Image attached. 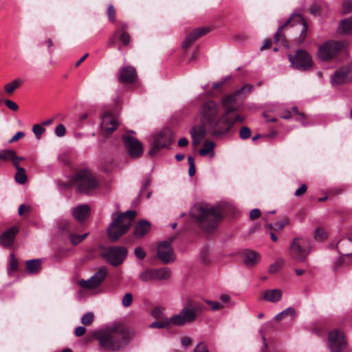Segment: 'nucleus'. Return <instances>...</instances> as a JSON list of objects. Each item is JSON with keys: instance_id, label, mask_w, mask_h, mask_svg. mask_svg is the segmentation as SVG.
Returning a JSON list of instances; mask_svg holds the SVG:
<instances>
[{"instance_id": "nucleus-16", "label": "nucleus", "mask_w": 352, "mask_h": 352, "mask_svg": "<svg viewBox=\"0 0 352 352\" xmlns=\"http://www.w3.org/2000/svg\"><path fill=\"white\" fill-rule=\"evenodd\" d=\"M175 239L173 236L168 241L160 243L157 248V257L164 264L173 262L175 259V255L171 245V242Z\"/></svg>"}, {"instance_id": "nucleus-31", "label": "nucleus", "mask_w": 352, "mask_h": 352, "mask_svg": "<svg viewBox=\"0 0 352 352\" xmlns=\"http://www.w3.org/2000/svg\"><path fill=\"white\" fill-rule=\"evenodd\" d=\"M339 29L344 34H352V16L342 20L340 24Z\"/></svg>"}, {"instance_id": "nucleus-58", "label": "nucleus", "mask_w": 352, "mask_h": 352, "mask_svg": "<svg viewBox=\"0 0 352 352\" xmlns=\"http://www.w3.org/2000/svg\"><path fill=\"white\" fill-rule=\"evenodd\" d=\"M86 332V329L84 327H78L76 328L74 333L77 337L83 336Z\"/></svg>"}, {"instance_id": "nucleus-13", "label": "nucleus", "mask_w": 352, "mask_h": 352, "mask_svg": "<svg viewBox=\"0 0 352 352\" xmlns=\"http://www.w3.org/2000/svg\"><path fill=\"white\" fill-rule=\"evenodd\" d=\"M347 344L344 333L337 329L331 331L328 335V345L331 352H341Z\"/></svg>"}, {"instance_id": "nucleus-20", "label": "nucleus", "mask_w": 352, "mask_h": 352, "mask_svg": "<svg viewBox=\"0 0 352 352\" xmlns=\"http://www.w3.org/2000/svg\"><path fill=\"white\" fill-rule=\"evenodd\" d=\"M210 31L208 28H199L190 32L185 38L182 47L184 49L190 47L197 39L205 35Z\"/></svg>"}, {"instance_id": "nucleus-21", "label": "nucleus", "mask_w": 352, "mask_h": 352, "mask_svg": "<svg viewBox=\"0 0 352 352\" xmlns=\"http://www.w3.org/2000/svg\"><path fill=\"white\" fill-rule=\"evenodd\" d=\"M137 78L135 69L132 66H126L120 69L118 80L121 82L131 83Z\"/></svg>"}, {"instance_id": "nucleus-14", "label": "nucleus", "mask_w": 352, "mask_h": 352, "mask_svg": "<svg viewBox=\"0 0 352 352\" xmlns=\"http://www.w3.org/2000/svg\"><path fill=\"white\" fill-rule=\"evenodd\" d=\"M351 82H352V62L340 67L331 78V82L333 86Z\"/></svg>"}, {"instance_id": "nucleus-28", "label": "nucleus", "mask_w": 352, "mask_h": 352, "mask_svg": "<svg viewBox=\"0 0 352 352\" xmlns=\"http://www.w3.org/2000/svg\"><path fill=\"white\" fill-rule=\"evenodd\" d=\"M215 144L212 141H206L204 144L203 148L199 151V154L201 156L209 155L210 158H213L214 156V148Z\"/></svg>"}, {"instance_id": "nucleus-59", "label": "nucleus", "mask_w": 352, "mask_h": 352, "mask_svg": "<svg viewBox=\"0 0 352 352\" xmlns=\"http://www.w3.org/2000/svg\"><path fill=\"white\" fill-rule=\"evenodd\" d=\"M24 160H25V158L23 157H19L15 153V157L14 158V166L15 168L21 167L19 166V163H20L21 161H23Z\"/></svg>"}, {"instance_id": "nucleus-3", "label": "nucleus", "mask_w": 352, "mask_h": 352, "mask_svg": "<svg viewBox=\"0 0 352 352\" xmlns=\"http://www.w3.org/2000/svg\"><path fill=\"white\" fill-rule=\"evenodd\" d=\"M190 215L199 226L207 232H212L222 218L219 208L203 204H195L190 210Z\"/></svg>"}, {"instance_id": "nucleus-26", "label": "nucleus", "mask_w": 352, "mask_h": 352, "mask_svg": "<svg viewBox=\"0 0 352 352\" xmlns=\"http://www.w3.org/2000/svg\"><path fill=\"white\" fill-rule=\"evenodd\" d=\"M151 225L147 221H141L135 226L134 235L140 238L144 236L150 230Z\"/></svg>"}, {"instance_id": "nucleus-37", "label": "nucleus", "mask_w": 352, "mask_h": 352, "mask_svg": "<svg viewBox=\"0 0 352 352\" xmlns=\"http://www.w3.org/2000/svg\"><path fill=\"white\" fill-rule=\"evenodd\" d=\"M87 235L88 233H85L81 235L69 234V239L74 245H77L78 243H80L82 240H84Z\"/></svg>"}, {"instance_id": "nucleus-15", "label": "nucleus", "mask_w": 352, "mask_h": 352, "mask_svg": "<svg viewBox=\"0 0 352 352\" xmlns=\"http://www.w3.org/2000/svg\"><path fill=\"white\" fill-rule=\"evenodd\" d=\"M124 146L130 157L137 158L142 156L143 153L142 144L135 138L130 135H124L122 136Z\"/></svg>"}, {"instance_id": "nucleus-29", "label": "nucleus", "mask_w": 352, "mask_h": 352, "mask_svg": "<svg viewBox=\"0 0 352 352\" xmlns=\"http://www.w3.org/2000/svg\"><path fill=\"white\" fill-rule=\"evenodd\" d=\"M41 267L40 259L30 260L26 262V270L30 274H37Z\"/></svg>"}, {"instance_id": "nucleus-5", "label": "nucleus", "mask_w": 352, "mask_h": 352, "mask_svg": "<svg viewBox=\"0 0 352 352\" xmlns=\"http://www.w3.org/2000/svg\"><path fill=\"white\" fill-rule=\"evenodd\" d=\"M291 25L292 26L299 25L301 27L300 34L297 39L298 44H302L307 36V24L304 20L303 17L299 14H294L285 23V24L280 25L274 35L275 43H280L284 47H287L288 43L283 34V29L287 25Z\"/></svg>"}, {"instance_id": "nucleus-7", "label": "nucleus", "mask_w": 352, "mask_h": 352, "mask_svg": "<svg viewBox=\"0 0 352 352\" xmlns=\"http://www.w3.org/2000/svg\"><path fill=\"white\" fill-rule=\"evenodd\" d=\"M73 182L81 192H89L96 188L97 182L89 170H82L73 176Z\"/></svg>"}, {"instance_id": "nucleus-18", "label": "nucleus", "mask_w": 352, "mask_h": 352, "mask_svg": "<svg viewBox=\"0 0 352 352\" xmlns=\"http://www.w3.org/2000/svg\"><path fill=\"white\" fill-rule=\"evenodd\" d=\"M100 126L102 134L104 136L107 137L117 129L118 122L116 118H114L110 113L107 112L102 116Z\"/></svg>"}, {"instance_id": "nucleus-19", "label": "nucleus", "mask_w": 352, "mask_h": 352, "mask_svg": "<svg viewBox=\"0 0 352 352\" xmlns=\"http://www.w3.org/2000/svg\"><path fill=\"white\" fill-rule=\"evenodd\" d=\"M237 97L235 93L226 96L222 100L221 104L224 109L223 112L226 116H230L229 113L239 109V105L237 104Z\"/></svg>"}, {"instance_id": "nucleus-38", "label": "nucleus", "mask_w": 352, "mask_h": 352, "mask_svg": "<svg viewBox=\"0 0 352 352\" xmlns=\"http://www.w3.org/2000/svg\"><path fill=\"white\" fill-rule=\"evenodd\" d=\"M94 318V314L91 312H88L82 316L81 318V322L85 325H89L92 323Z\"/></svg>"}, {"instance_id": "nucleus-49", "label": "nucleus", "mask_w": 352, "mask_h": 352, "mask_svg": "<svg viewBox=\"0 0 352 352\" xmlns=\"http://www.w3.org/2000/svg\"><path fill=\"white\" fill-rule=\"evenodd\" d=\"M352 11V2L344 1L342 4V12L344 14L349 13Z\"/></svg>"}, {"instance_id": "nucleus-32", "label": "nucleus", "mask_w": 352, "mask_h": 352, "mask_svg": "<svg viewBox=\"0 0 352 352\" xmlns=\"http://www.w3.org/2000/svg\"><path fill=\"white\" fill-rule=\"evenodd\" d=\"M23 81L21 79H14L5 85V91L8 94L11 95L21 85Z\"/></svg>"}, {"instance_id": "nucleus-10", "label": "nucleus", "mask_w": 352, "mask_h": 352, "mask_svg": "<svg viewBox=\"0 0 352 352\" xmlns=\"http://www.w3.org/2000/svg\"><path fill=\"white\" fill-rule=\"evenodd\" d=\"M288 58L292 68L300 71H307L313 67V61L310 54L302 50L296 51L294 55L289 54Z\"/></svg>"}, {"instance_id": "nucleus-60", "label": "nucleus", "mask_w": 352, "mask_h": 352, "mask_svg": "<svg viewBox=\"0 0 352 352\" xmlns=\"http://www.w3.org/2000/svg\"><path fill=\"white\" fill-rule=\"evenodd\" d=\"M191 342L192 340L188 337H183L181 339V343L184 346H188L189 345H190Z\"/></svg>"}, {"instance_id": "nucleus-56", "label": "nucleus", "mask_w": 352, "mask_h": 352, "mask_svg": "<svg viewBox=\"0 0 352 352\" xmlns=\"http://www.w3.org/2000/svg\"><path fill=\"white\" fill-rule=\"evenodd\" d=\"M307 189V187L305 184L301 185V186L296 190L294 193L295 196L300 197L301 195L306 192Z\"/></svg>"}, {"instance_id": "nucleus-12", "label": "nucleus", "mask_w": 352, "mask_h": 352, "mask_svg": "<svg viewBox=\"0 0 352 352\" xmlns=\"http://www.w3.org/2000/svg\"><path fill=\"white\" fill-rule=\"evenodd\" d=\"M126 254L127 250L124 247H110L100 253L101 256L113 266L120 265Z\"/></svg>"}, {"instance_id": "nucleus-54", "label": "nucleus", "mask_w": 352, "mask_h": 352, "mask_svg": "<svg viewBox=\"0 0 352 352\" xmlns=\"http://www.w3.org/2000/svg\"><path fill=\"white\" fill-rule=\"evenodd\" d=\"M10 268L11 270H16L18 267V262L17 260L14 258L13 254H11L10 256Z\"/></svg>"}, {"instance_id": "nucleus-57", "label": "nucleus", "mask_w": 352, "mask_h": 352, "mask_svg": "<svg viewBox=\"0 0 352 352\" xmlns=\"http://www.w3.org/2000/svg\"><path fill=\"white\" fill-rule=\"evenodd\" d=\"M24 136L25 133L23 132L19 131L9 140V143H13L14 142H16L19 139L23 138Z\"/></svg>"}, {"instance_id": "nucleus-43", "label": "nucleus", "mask_w": 352, "mask_h": 352, "mask_svg": "<svg viewBox=\"0 0 352 352\" xmlns=\"http://www.w3.org/2000/svg\"><path fill=\"white\" fill-rule=\"evenodd\" d=\"M326 232L322 228H317L315 231V239L318 241H322L327 238Z\"/></svg>"}, {"instance_id": "nucleus-4", "label": "nucleus", "mask_w": 352, "mask_h": 352, "mask_svg": "<svg viewBox=\"0 0 352 352\" xmlns=\"http://www.w3.org/2000/svg\"><path fill=\"white\" fill-rule=\"evenodd\" d=\"M136 216L134 210H128L117 216L108 228L109 238L112 241H117L129 229L132 221Z\"/></svg>"}, {"instance_id": "nucleus-34", "label": "nucleus", "mask_w": 352, "mask_h": 352, "mask_svg": "<svg viewBox=\"0 0 352 352\" xmlns=\"http://www.w3.org/2000/svg\"><path fill=\"white\" fill-rule=\"evenodd\" d=\"M16 172L14 175V179L18 184H23L27 182V175L25 174V168L22 167L15 168Z\"/></svg>"}, {"instance_id": "nucleus-1", "label": "nucleus", "mask_w": 352, "mask_h": 352, "mask_svg": "<svg viewBox=\"0 0 352 352\" xmlns=\"http://www.w3.org/2000/svg\"><path fill=\"white\" fill-rule=\"evenodd\" d=\"M201 124L193 126L190 131L192 145L197 148L205 138L208 127L213 135L219 136L228 133L234 121L221 111L220 106L213 100L205 102L199 109Z\"/></svg>"}, {"instance_id": "nucleus-30", "label": "nucleus", "mask_w": 352, "mask_h": 352, "mask_svg": "<svg viewBox=\"0 0 352 352\" xmlns=\"http://www.w3.org/2000/svg\"><path fill=\"white\" fill-rule=\"evenodd\" d=\"M15 151L12 149H3L0 151V161L10 162L14 165Z\"/></svg>"}, {"instance_id": "nucleus-23", "label": "nucleus", "mask_w": 352, "mask_h": 352, "mask_svg": "<svg viewBox=\"0 0 352 352\" xmlns=\"http://www.w3.org/2000/svg\"><path fill=\"white\" fill-rule=\"evenodd\" d=\"M243 262L248 267H253L257 264L260 259V254L254 250H246L243 253Z\"/></svg>"}, {"instance_id": "nucleus-47", "label": "nucleus", "mask_w": 352, "mask_h": 352, "mask_svg": "<svg viewBox=\"0 0 352 352\" xmlns=\"http://www.w3.org/2000/svg\"><path fill=\"white\" fill-rule=\"evenodd\" d=\"M55 134L58 137H63L66 133L65 127L63 124H59L55 129Z\"/></svg>"}, {"instance_id": "nucleus-51", "label": "nucleus", "mask_w": 352, "mask_h": 352, "mask_svg": "<svg viewBox=\"0 0 352 352\" xmlns=\"http://www.w3.org/2000/svg\"><path fill=\"white\" fill-rule=\"evenodd\" d=\"M321 6L318 3H314L310 9L311 13L314 15H319L321 13Z\"/></svg>"}, {"instance_id": "nucleus-62", "label": "nucleus", "mask_w": 352, "mask_h": 352, "mask_svg": "<svg viewBox=\"0 0 352 352\" xmlns=\"http://www.w3.org/2000/svg\"><path fill=\"white\" fill-rule=\"evenodd\" d=\"M278 270H279L278 264L274 263L270 267L269 272L271 274H274V273L277 272L278 271Z\"/></svg>"}, {"instance_id": "nucleus-40", "label": "nucleus", "mask_w": 352, "mask_h": 352, "mask_svg": "<svg viewBox=\"0 0 352 352\" xmlns=\"http://www.w3.org/2000/svg\"><path fill=\"white\" fill-rule=\"evenodd\" d=\"M252 89V86L250 84L245 85L243 86L239 90L234 92L238 96H240L242 94H248L251 92Z\"/></svg>"}, {"instance_id": "nucleus-2", "label": "nucleus", "mask_w": 352, "mask_h": 352, "mask_svg": "<svg viewBox=\"0 0 352 352\" xmlns=\"http://www.w3.org/2000/svg\"><path fill=\"white\" fill-rule=\"evenodd\" d=\"M134 333L122 323H114L95 334L99 346L109 351H118L125 347L133 338Z\"/></svg>"}, {"instance_id": "nucleus-48", "label": "nucleus", "mask_w": 352, "mask_h": 352, "mask_svg": "<svg viewBox=\"0 0 352 352\" xmlns=\"http://www.w3.org/2000/svg\"><path fill=\"white\" fill-rule=\"evenodd\" d=\"M4 103L6 105V107L10 110L16 111L19 109V106L17 105V104L11 100L6 99L4 100Z\"/></svg>"}, {"instance_id": "nucleus-25", "label": "nucleus", "mask_w": 352, "mask_h": 352, "mask_svg": "<svg viewBox=\"0 0 352 352\" xmlns=\"http://www.w3.org/2000/svg\"><path fill=\"white\" fill-rule=\"evenodd\" d=\"M89 211L90 208L87 205H79L74 209L73 215L75 219L81 222L88 217Z\"/></svg>"}, {"instance_id": "nucleus-41", "label": "nucleus", "mask_w": 352, "mask_h": 352, "mask_svg": "<svg viewBox=\"0 0 352 352\" xmlns=\"http://www.w3.org/2000/svg\"><path fill=\"white\" fill-rule=\"evenodd\" d=\"M206 302L210 306L212 311L220 310L224 308V305L222 303L216 301L206 300Z\"/></svg>"}, {"instance_id": "nucleus-11", "label": "nucleus", "mask_w": 352, "mask_h": 352, "mask_svg": "<svg viewBox=\"0 0 352 352\" xmlns=\"http://www.w3.org/2000/svg\"><path fill=\"white\" fill-rule=\"evenodd\" d=\"M288 252L291 258L298 262H304L309 253L307 243L302 238H294L290 243Z\"/></svg>"}, {"instance_id": "nucleus-55", "label": "nucleus", "mask_w": 352, "mask_h": 352, "mask_svg": "<svg viewBox=\"0 0 352 352\" xmlns=\"http://www.w3.org/2000/svg\"><path fill=\"white\" fill-rule=\"evenodd\" d=\"M260 216H261V211L257 208H254V209L252 210L250 212V218L252 220H254V219L258 218Z\"/></svg>"}, {"instance_id": "nucleus-39", "label": "nucleus", "mask_w": 352, "mask_h": 352, "mask_svg": "<svg viewBox=\"0 0 352 352\" xmlns=\"http://www.w3.org/2000/svg\"><path fill=\"white\" fill-rule=\"evenodd\" d=\"M45 131V129L40 124H34L32 127V131L38 140L41 138L42 133Z\"/></svg>"}, {"instance_id": "nucleus-6", "label": "nucleus", "mask_w": 352, "mask_h": 352, "mask_svg": "<svg viewBox=\"0 0 352 352\" xmlns=\"http://www.w3.org/2000/svg\"><path fill=\"white\" fill-rule=\"evenodd\" d=\"M199 310L198 306L195 305L191 300H188L179 314L170 317V322L175 326L192 323L196 320Z\"/></svg>"}, {"instance_id": "nucleus-61", "label": "nucleus", "mask_w": 352, "mask_h": 352, "mask_svg": "<svg viewBox=\"0 0 352 352\" xmlns=\"http://www.w3.org/2000/svg\"><path fill=\"white\" fill-rule=\"evenodd\" d=\"M152 315L156 318H158V319H161L162 317V314L160 311V309L159 308H155L153 311H152Z\"/></svg>"}, {"instance_id": "nucleus-50", "label": "nucleus", "mask_w": 352, "mask_h": 352, "mask_svg": "<svg viewBox=\"0 0 352 352\" xmlns=\"http://www.w3.org/2000/svg\"><path fill=\"white\" fill-rule=\"evenodd\" d=\"M287 224H288V221L287 219H282L280 221L274 223V230H281Z\"/></svg>"}, {"instance_id": "nucleus-24", "label": "nucleus", "mask_w": 352, "mask_h": 352, "mask_svg": "<svg viewBox=\"0 0 352 352\" xmlns=\"http://www.w3.org/2000/svg\"><path fill=\"white\" fill-rule=\"evenodd\" d=\"M283 292L280 289H267L263 293V299L270 302H277L280 300Z\"/></svg>"}, {"instance_id": "nucleus-9", "label": "nucleus", "mask_w": 352, "mask_h": 352, "mask_svg": "<svg viewBox=\"0 0 352 352\" xmlns=\"http://www.w3.org/2000/svg\"><path fill=\"white\" fill-rule=\"evenodd\" d=\"M345 48V43L329 40L320 47L318 57L322 60H328L343 52Z\"/></svg>"}, {"instance_id": "nucleus-36", "label": "nucleus", "mask_w": 352, "mask_h": 352, "mask_svg": "<svg viewBox=\"0 0 352 352\" xmlns=\"http://www.w3.org/2000/svg\"><path fill=\"white\" fill-rule=\"evenodd\" d=\"M140 279L143 282L155 281L153 269H146L139 275Z\"/></svg>"}, {"instance_id": "nucleus-33", "label": "nucleus", "mask_w": 352, "mask_h": 352, "mask_svg": "<svg viewBox=\"0 0 352 352\" xmlns=\"http://www.w3.org/2000/svg\"><path fill=\"white\" fill-rule=\"evenodd\" d=\"M171 325H173V323L170 322V318H164L161 320L155 321V322H152L149 325V327L151 329H153V328L168 329L171 327Z\"/></svg>"}, {"instance_id": "nucleus-44", "label": "nucleus", "mask_w": 352, "mask_h": 352, "mask_svg": "<svg viewBox=\"0 0 352 352\" xmlns=\"http://www.w3.org/2000/svg\"><path fill=\"white\" fill-rule=\"evenodd\" d=\"M133 300V296L131 293L126 294L122 298V305L125 307H129Z\"/></svg>"}, {"instance_id": "nucleus-8", "label": "nucleus", "mask_w": 352, "mask_h": 352, "mask_svg": "<svg viewBox=\"0 0 352 352\" xmlns=\"http://www.w3.org/2000/svg\"><path fill=\"white\" fill-rule=\"evenodd\" d=\"M173 140V133L169 129H164L162 131L153 135L151 148L148 152L150 155H155L163 148H169Z\"/></svg>"}, {"instance_id": "nucleus-46", "label": "nucleus", "mask_w": 352, "mask_h": 352, "mask_svg": "<svg viewBox=\"0 0 352 352\" xmlns=\"http://www.w3.org/2000/svg\"><path fill=\"white\" fill-rule=\"evenodd\" d=\"M120 40L124 45H127L130 43L131 37L130 35L126 32H122L120 35Z\"/></svg>"}, {"instance_id": "nucleus-42", "label": "nucleus", "mask_w": 352, "mask_h": 352, "mask_svg": "<svg viewBox=\"0 0 352 352\" xmlns=\"http://www.w3.org/2000/svg\"><path fill=\"white\" fill-rule=\"evenodd\" d=\"M240 138L243 140L248 139L251 135V131L248 126H243L239 132Z\"/></svg>"}, {"instance_id": "nucleus-64", "label": "nucleus", "mask_w": 352, "mask_h": 352, "mask_svg": "<svg viewBox=\"0 0 352 352\" xmlns=\"http://www.w3.org/2000/svg\"><path fill=\"white\" fill-rule=\"evenodd\" d=\"M177 144L179 146H186L188 144V140L186 138H182L179 140Z\"/></svg>"}, {"instance_id": "nucleus-22", "label": "nucleus", "mask_w": 352, "mask_h": 352, "mask_svg": "<svg viewBox=\"0 0 352 352\" xmlns=\"http://www.w3.org/2000/svg\"><path fill=\"white\" fill-rule=\"evenodd\" d=\"M19 232L17 227H12L6 230L0 236V242L5 247H10L15 238L16 234Z\"/></svg>"}, {"instance_id": "nucleus-45", "label": "nucleus", "mask_w": 352, "mask_h": 352, "mask_svg": "<svg viewBox=\"0 0 352 352\" xmlns=\"http://www.w3.org/2000/svg\"><path fill=\"white\" fill-rule=\"evenodd\" d=\"M107 14H108L109 20L111 22H113V23L115 22L116 21V10L113 5L109 6Z\"/></svg>"}, {"instance_id": "nucleus-27", "label": "nucleus", "mask_w": 352, "mask_h": 352, "mask_svg": "<svg viewBox=\"0 0 352 352\" xmlns=\"http://www.w3.org/2000/svg\"><path fill=\"white\" fill-rule=\"evenodd\" d=\"M155 280H166L171 276V271L168 267L153 269Z\"/></svg>"}, {"instance_id": "nucleus-53", "label": "nucleus", "mask_w": 352, "mask_h": 352, "mask_svg": "<svg viewBox=\"0 0 352 352\" xmlns=\"http://www.w3.org/2000/svg\"><path fill=\"white\" fill-rule=\"evenodd\" d=\"M135 254L140 259H144L146 256V254L143 249L140 247H137L135 249Z\"/></svg>"}, {"instance_id": "nucleus-17", "label": "nucleus", "mask_w": 352, "mask_h": 352, "mask_svg": "<svg viewBox=\"0 0 352 352\" xmlns=\"http://www.w3.org/2000/svg\"><path fill=\"white\" fill-rule=\"evenodd\" d=\"M107 275V269L106 267L100 268L91 278L87 280H80L79 285L85 289H92L99 287Z\"/></svg>"}, {"instance_id": "nucleus-35", "label": "nucleus", "mask_w": 352, "mask_h": 352, "mask_svg": "<svg viewBox=\"0 0 352 352\" xmlns=\"http://www.w3.org/2000/svg\"><path fill=\"white\" fill-rule=\"evenodd\" d=\"M296 311L294 308L288 307L284 309L283 311L276 314L274 317L276 321H280L285 318L287 316H290L292 318L295 316Z\"/></svg>"}, {"instance_id": "nucleus-63", "label": "nucleus", "mask_w": 352, "mask_h": 352, "mask_svg": "<svg viewBox=\"0 0 352 352\" xmlns=\"http://www.w3.org/2000/svg\"><path fill=\"white\" fill-rule=\"evenodd\" d=\"M352 243V241L350 239L341 241L338 243L339 248L340 249H342V246L344 245H349L351 246Z\"/></svg>"}, {"instance_id": "nucleus-52", "label": "nucleus", "mask_w": 352, "mask_h": 352, "mask_svg": "<svg viewBox=\"0 0 352 352\" xmlns=\"http://www.w3.org/2000/svg\"><path fill=\"white\" fill-rule=\"evenodd\" d=\"M194 352H208V349L206 344L200 342L195 347Z\"/></svg>"}]
</instances>
